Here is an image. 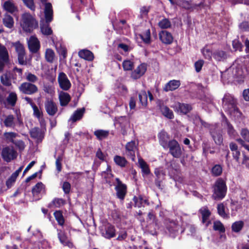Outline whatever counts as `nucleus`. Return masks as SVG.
<instances>
[{
	"label": "nucleus",
	"instance_id": "f257e3e1",
	"mask_svg": "<svg viewBox=\"0 0 249 249\" xmlns=\"http://www.w3.org/2000/svg\"><path fill=\"white\" fill-rule=\"evenodd\" d=\"M212 197L215 200H220L226 196L227 187L225 181L222 178H218L212 186Z\"/></svg>",
	"mask_w": 249,
	"mask_h": 249
},
{
	"label": "nucleus",
	"instance_id": "f03ea898",
	"mask_svg": "<svg viewBox=\"0 0 249 249\" xmlns=\"http://www.w3.org/2000/svg\"><path fill=\"white\" fill-rule=\"evenodd\" d=\"M237 104L236 99L230 94H225L222 99V106L226 112L230 113L238 112L239 109Z\"/></svg>",
	"mask_w": 249,
	"mask_h": 249
},
{
	"label": "nucleus",
	"instance_id": "7ed1b4c3",
	"mask_svg": "<svg viewBox=\"0 0 249 249\" xmlns=\"http://www.w3.org/2000/svg\"><path fill=\"white\" fill-rule=\"evenodd\" d=\"M22 23L21 25L24 31L31 32L38 26V23L33 17L28 13H24L22 15Z\"/></svg>",
	"mask_w": 249,
	"mask_h": 249
},
{
	"label": "nucleus",
	"instance_id": "20e7f679",
	"mask_svg": "<svg viewBox=\"0 0 249 249\" xmlns=\"http://www.w3.org/2000/svg\"><path fill=\"white\" fill-rule=\"evenodd\" d=\"M169 149V153H170L174 158H179L182 154V151L181 147L178 142L173 139L168 142V144L166 149Z\"/></svg>",
	"mask_w": 249,
	"mask_h": 249
},
{
	"label": "nucleus",
	"instance_id": "39448f33",
	"mask_svg": "<svg viewBox=\"0 0 249 249\" xmlns=\"http://www.w3.org/2000/svg\"><path fill=\"white\" fill-rule=\"evenodd\" d=\"M115 180L117 182L115 187L116 197L121 201H123L127 192V185L123 183L119 178H116Z\"/></svg>",
	"mask_w": 249,
	"mask_h": 249
},
{
	"label": "nucleus",
	"instance_id": "423d86ee",
	"mask_svg": "<svg viewBox=\"0 0 249 249\" xmlns=\"http://www.w3.org/2000/svg\"><path fill=\"white\" fill-rule=\"evenodd\" d=\"M18 89L22 93L27 95L34 94L38 90L36 85L28 82L22 83L18 87Z\"/></svg>",
	"mask_w": 249,
	"mask_h": 249
},
{
	"label": "nucleus",
	"instance_id": "0eeeda50",
	"mask_svg": "<svg viewBox=\"0 0 249 249\" xmlns=\"http://www.w3.org/2000/svg\"><path fill=\"white\" fill-rule=\"evenodd\" d=\"M1 157L5 161L9 162L17 158V153L13 147L10 148L9 146H6L2 149Z\"/></svg>",
	"mask_w": 249,
	"mask_h": 249
},
{
	"label": "nucleus",
	"instance_id": "6e6552de",
	"mask_svg": "<svg viewBox=\"0 0 249 249\" xmlns=\"http://www.w3.org/2000/svg\"><path fill=\"white\" fill-rule=\"evenodd\" d=\"M13 46L15 47L16 51L18 53V63L20 65H26V61L24 60L25 51L23 45L19 41H18L13 43Z\"/></svg>",
	"mask_w": 249,
	"mask_h": 249
},
{
	"label": "nucleus",
	"instance_id": "1a4fd4ad",
	"mask_svg": "<svg viewBox=\"0 0 249 249\" xmlns=\"http://www.w3.org/2000/svg\"><path fill=\"white\" fill-rule=\"evenodd\" d=\"M210 134L215 144L220 146L223 144V138L221 131L214 126H211L210 128Z\"/></svg>",
	"mask_w": 249,
	"mask_h": 249
},
{
	"label": "nucleus",
	"instance_id": "9d476101",
	"mask_svg": "<svg viewBox=\"0 0 249 249\" xmlns=\"http://www.w3.org/2000/svg\"><path fill=\"white\" fill-rule=\"evenodd\" d=\"M58 82L59 87L63 90H68L71 87V83L67 75L63 72H60L58 75Z\"/></svg>",
	"mask_w": 249,
	"mask_h": 249
},
{
	"label": "nucleus",
	"instance_id": "9b49d317",
	"mask_svg": "<svg viewBox=\"0 0 249 249\" xmlns=\"http://www.w3.org/2000/svg\"><path fill=\"white\" fill-rule=\"evenodd\" d=\"M44 106L46 111L49 116H54L58 111L57 105L53 100H47Z\"/></svg>",
	"mask_w": 249,
	"mask_h": 249
},
{
	"label": "nucleus",
	"instance_id": "f8f14e48",
	"mask_svg": "<svg viewBox=\"0 0 249 249\" xmlns=\"http://www.w3.org/2000/svg\"><path fill=\"white\" fill-rule=\"evenodd\" d=\"M102 235L107 239H110L116 236V230L114 226L107 223L105 225V229L102 232Z\"/></svg>",
	"mask_w": 249,
	"mask_h": 249
},
{
	"label": "nucleus",
	"instance_id": "ddd939ff",
	"mask_svg": "<svg viewBox=\"0 0 249 249\" xmlns=\"http://www.w3.org/2000/svg\"><path fill=\"white\" fill-rule=\"evenodd\" d=\"M137 148L136 142L134 141L128 142L125 145L126 155L132 161L135 160V149Z\"/></svg>",
	"mask_w": 249,
	"mask_h": 249
},
{
	"label": "nucleus",
	"instance_id": "4468645a",
	"mask_svg": "<svg viewBox=\"0 0 249 249\" xmlns=\"http://www.w3.org/2000/svg\"><path fill=\"white\" fill-rule=\"evenodd\" d=\"M146 70L145 64H141L134 71H132L131 77L134 80L139 79L145 73Z\"/></svg>",
	"mask_w": 249,
	"mask_h": 249
},
{
	"label": "nucleus",
	"instance_id": "2eb2a0df",
	"mask_svg": "<svg viewBox=\"0 0 249 249\" xmlns=\"http://www.w3.org/2000/svg\"><path fill=\"white\" fill-rule=\"evenodd\" d=\"M132 200L134 202L133 206L136 208L144 207L145 205L148 206L150 204L148 199L147 198L144 199L142 195H139L138 196H134Z\"/></svg>",
	"mask_w": 249,
	"mask_h": 249
},
{
	"label": "nucleus",
	"instance_id": "dca6fc26",
	"mask_svg": "<svg viewBox=\"0 0 249 249\" xmlns=\"http://www.w3.org/2000/svg\"><path fill=\"white\" fill-rule=\"evenodd\" d=\"M159 36L160 40L165 44H171L173 41V36L170 32L166 30L160 31L159 34Z\"/></svg>",
	"mask_w": 249,
	"mask_h": 249
},
{
	"label": "nucleus",
	"instance_id": "f3484780",
	"mask_svg": "<svg viewBox=\"0 0 249 249\" xmlns=\"http://www.w3.org/2000/svg\"><path fill=\"white\" fill-rule=\"evenodd\" d=\"M28 48L32 53H36L38 52L40 48V43L36 37L31 36L28 42Z\"/></svg>",
	"mask_w": 249,
	"mask_h": 249
},
{
	"label": "nucleus",
	"instance_id": "a211bd4d",
	"mask_svg": "<svg viewBox=\"0 0 249 249\" xmlns=\"http://www.w3.org/2000/svg\"><path fill=\"white\" fill-rule=\"evenodd\" d=\"M45 18L46 23H49L53 19V9L50 2L46 3L44 9Z\"/></svg>",
	"mask_w": 249,
	"mask_h": 249
},
{
	"label": "nucleus",
	"instance_id": "6ab92c4d",
	"mask_svg": "<svg viewBox=\"0 0 249 249\" xmlns=\"http://www.w3.org/2000/svg\"><path fill=\"white\" fill-rule=\"evenodd\" d=\"M160 144L164 148L166 149L170 139L169 135L164 130H161L158 135Z\"/></svg>",
	"mask_w": 249,
	"mask_h": 249
},
{
	"label": "nucleus",
	"instance_id": "aec40b11",
	"mask_svg": "<svg viewBox=\"0 0 249 249\" xmlns=\"http://www.w3.org/2000/svg\"><path fill=\"white\" fill-rule=\"evenodd\" d=\"M180 85L179 80H172L167 83L163 88V90L167 92L177 89Z\"/></svg>",
	"mask_w": 249,
	"mask_h": 249
},
{
	"label": "nucleus",
	"instance_id": "412c9836",
	"mask_svg": "<svg viewBox=\"0 0 249 249\" xmlns=\"http://www.w3.org/2000/svg\"><path fill=\"white\" fill-rule=\"evenodd\" d=\"M58 98L60 106L62 107L66 106L70 102L71 98L69 93L63 91L59 92Z\"/></svg>",
	"mask_w": 249,
	"mask_h": 249
},
{
	"label": "nucleus",
	"instance_id": "4be33fe9",
	"mask_svg": "<svg viewBox=\"0 0 249 249\" xmlns=\"http://www.w3.org/2000/svg\"><path fill=\"white\" fill-rule=\"evenodd\" d=\"M177 105V111L184 115L189 113L193 109L192 106L191 104L178 102Z\"/></svg>",
	"mask_w": 249,
	"mask_h": 249
},
{
	"label": "nucleus",
	"instance_id": "5701e85b",
	"mask_svg": "<svg viewBox=\"0 0 249 249\" xmlns=\"http://www.w3.org/2000/svg\"><path fill=\"white\" fill-rule=\"evenodd\" d=\"M223 122L227 125V133L231 138L234 139L237 133L234 129L233 125L230 123L228 119L225 116Z\"/></svg>",
	"mask_w": 249,
	"mask_h": 249
},
{
	"label": "nucleus",
	"instance_id": "b1692460",
	"mask_svg": "<svg viewBox=\"0 0 249 249\" xmlns=\"http://www.w3.org/2000/svg\"><path fill=\"white\" fill-rule=\"evenodd\" d=\"M228 57L226 52L221 50H216L213 52V57L217 61H224Z\"/></svg>",
	"mask_w": 249,
	"mask_h": 249
},
{
	"label": "nucleus",
	"instance_id": "393cba45",
	"mask_svg": "<svg viewBox=\"0 0 249 249\" xmlns=\"http://www.w3.org/2000/svg\"><path fill=\"white\" fill-rule=\"evenodd\" d=\"M79 57L89 61L94 59V54L92 52L87 49H83L79 51Z\"/></svg>",
	"mask_w": 249,
	"mask_h": 249
},
{
	"label": "nucleus",
	"instance_id": "a878e982",
	"mask_svg": "<svg viewBox=\"0 0 249 249\" xmlns=\"http://www.w3.org/2000/svg\"><path fill=\"white\" fill-rule=\"evenodd\" d=\"M58 238L60 243L65 246H68L71 247L72 243L70 242L67 236L64 231H59L57 234Z\"/></svg>",
	"mask_w": 249,
	"mask_h": 249
},
{
	"label": "nucleus",
	"instance_id": "bb28decb",
	"mask_svg": "<svg viewBox=\"0 0 249 249\" xmlns=\"http://www.w3.org/2000/svg\"><path fill=\"white\" fill-rule=\"evenodd\" d=\"M160 109L162 114L169 119H172L174 117L173 112L167 106L164 105L160 106Z\"/></svg>",
	"mask_w": 249,
	"mask_h": 249
},
{
	"label": "nucleus",
	"instance_id": "cd10ccee",
	"mask_svg": "<svg viewBox=\"0 0 249 249\" xmlns=\"http://www.w3.org/2000/svg\"><path fill=\"white\" fill-rule=\"evenodd\" d=\"M138 162L142 170V176L149 175L151 172L148 164L142 158L139 159Z\"/></svg>",
	"mask_w": 249,
	"mask_h": 249
},
{
	"label": "nucleus",
	"instance_id": "c85d7f7f",
	"mask_svg": "<svg viewBox=\"0 0 249 249\" xmlns=\"http://www.w3.org/2000/svg\"><path fill=\"white\" fill-rule=\"evenodd\" d=\"M115 163L121 168L125 167L128 163L125 158L119 155H115L113 158Z\"/></svg>",
	"mask_w": 249,
	"mask_h": 249
},
{
	"label": "nucleus",
	"instance_id": "c756f323",
	"mask_svg": "<svg viewBox=\"0 0 249 249\" xmlns=\"http://www.w3.org/2000/svg\"><path fill=\"white\" fill-rule=\"evenodd\" d=\"M0 60L6 63L9 62L8 51L5 46L1 45H0Z\"/></svg>",
	"mask_w": 249,
	"mask_h": 249
},
{
	"label": "nucleus",
	"instance_id": "7c9ffc66",
	"mask_svg": "<svg viewBox=\"0 0 249 249\" xmlns=\"http://www.w3.org/2000/svg\"><path fill=\"white\" fill-rule=\"evenodd\" d=\"M18 100L17 94L15 92H10L6 98V101L9 105L14 107L15 106Z\"/></svg>",
	"mask_w": 249,
	"mask_h": 249
},
{
	"label": "nucleus",
	"instance_id": "2f4dec72",
	"mask_svg": "<svg viewBox=\"0 0 249 249\" xmlns=\"http://www.w3.org/2000/svg\"><path fill=\"white\" fill-rule=\"evenodd\" d=\"M3 8L6 11L12 14L18 11L17 7L13 2L9 0L4 2L3 4Z\"/></svg>",
	"mask_w": 249,
	"mask_h": 249
},
{
	"label": "nucleus",
	"instance_id": "473e14b6",
	"mask_svg": "<svg viewBox=\"0 0 249 249\" xmlns=\"http://www.w3.org/2000/svg\"><path fill=\"white\" fill-rule=\"evenodd\" d=\"M65 204V200L62 198H55L51 203H50L48 207L51 208L53 207L59 208Z\"/></svg>",
	"mask_w": 249,
	"mask_h": 249
},
{
	"label": "nucleus",
	"instance_id": "72a5a7b5",
	"mask_svg": "<svg viewBox=\"0 0 249 249\" xmlns=\"http://www.w3.org/2000/svg\"><path fill=\"white\" fill-rule=\"evenodd\" d=\"M3 23L7 28L11 29L14 26L13 18L10 15H5L3 18Z\"/></svg>",
	"mask_w": 249,
	"mask_h": 249
},
{
	"label": "nucleus",
	"instance_id": "f704fd0d",
	"mask_svg": "<svg viewBox=\"0 0 249 249\" xmlns=\"http://www.w3.org/2000/svg\"><path fill=\"white\" fill-rule=\"evenodd\" d=\"M139 103L142 107H146L147 105V95L145 91H142L139 94Z\"/></svg>",
	"mask_w": 249,
	"mask_h": 249
},
{
	"label": "nucleus",
	"instance_id": "c9c22d12",
	"mask_svg": "<svg viewBox=\"0 0 249 249\" xmlns=\"http://www.w3.org/2000/svg\"><path fill=\"white\" fill-rule=\"evenodd\" d=\"M94 135L99 140L105 139L109 135V131L102 129H98L94 132Z\"/></svg>",
	"mask_w": 249,
	"mask_h": 249
},
{
	"label": "nucleus",
	"instance_id": "e433bc0d",
	"mask_svg": "<svg viewBox=\"0 0 249 249\" xmlns=\"http://www.w3.org/2000/svg\"><path fill=\"white\" fill-rule=\"evenodd\" d=\"M199 211L202 215V221L204 223L209 219L211 213L207 207L201 208Z\"/></svg>",
	"mask_w": 249,
	"mask_h": 249
},
{
	"label": "nucleus",
	"instance_id": "4c0bfd02",
	"mask_svg": "<svg viewBox=\"0 0 249 249\" xmlns=\"http://www.w3.org/2000/svg\"><path fill=\"white\" fill-rule=\"evenodd\" d=\"M244 223L243 221L240 220L235 221L231 225V230L235 232H239L243 229Z\"/></svg>",
	"mask_w": 249,
	"mask_h": 249
},
{
	"label": "nucleus",
	"instance_id": "58836bf2",
	"mask_svg": "<svg viewBox=\"0 0 249 249\" xmlns=\"http://www.w3.org/2000/svg\"><path fill=\"white\" fill-rule=\"evenodd\" d=\"M139 36L145 44H149L151 43V33L149 29L146 30L143 34L139 35Z\"/></svg>",
	"mask_w": 249,
	"mask_h": 249
},
{
	"label": "nucleus",
	"instance_id": "ea45409f",
	"mask_svg": "<svg viewBox=\"0 0 249 249\" xmlns=\"http://www.w3.org/2000/svg\"><path fill=\"white\" fill-rule=\"evenodd\" d=\"M14 120V117L13 115H8L3 121L4 125L7 127H14L15 124Z\"/></svg>",
	"mask_w": 249,
	"mask_h": 249
},
{
	"label": "nucleus",
	"instance_id": "a19ab883",
	"mask_svg": "<svg viewBox=\"0 0 249 249\" xmlns=\"http://www.w3.org/2000/svg\"><path fill=\"white\" fill-rule=\"evenodd\" d=\"M223 168L221 165L215 164L212 168L211 172L213 177L220 176L222 173Z\"/></svg>",
	"mask_w": 249,
	"mask_h": 249
},
{
	"label": "nucleus",
	"instance_id": "79ce46f5",
	"mask_svg": "<svg viewBox=\"0 0 249 249\" xmlns=\"http://www.w3.org/2000/svg\"><path fill=\"white\" fill-rule=\"evenodd\" d=\"M213 229L215 231H218L220 233H224L225 228L221 221L217 220L213 222Z\"/></svg>",
	"mask_w": 249,
	"mask_h": 249
},
{
	"label": "nucleus",
	"instance_id": "37998d69",
	"mask_svg": "<svg viewBox=\"0 0 249 249\" xmlns=\"http://www.w3.org/2000/svg\"><path fill=\"white\" fill-rule=\"evenodd\" d=\"M217 213L222 217L225 218L229 217L225 212V207L223 203L218 204L217 206Z\"/></svg>",
	"mask_w": 249,
	"mask_h": 249
},
{
	"label": "nucleus",
	"instance_id": "c03bdc74",
	"mask_svg": "<svg viewBox=\"0 0 249 249\" xmlns=\"http://www.w3.org/2000/svg\"><path fill=\"white\" fill-rule=\"evenodd\" d=\"M122 66L124 71H132L134 68V62L130 60H125L122 63Z\"/></svg>",
	"mask_w": 249,
	"mask_h": 249
},
{
	"label": "nucleus",
	"instance_id": "a18cd8bd",
	"mask_svg": "<svg viewBox=\"0 0 249 249\" xmlns=\"http://www.w3.org/2000/svg\"><path fill=\"white\" fill-rule=\"evenodd\" d=\"M158 26L162 29H166L171 27V23L168 18H164L159 22Z\"/></svg>",
	"mask_w": 249,
	"mask_h": 249
},
{
	"label": "nucleus",
	"instance_id": "49530a36",
	"mask_svg": "<svg viewBox=\"0 0 249 249\" xmlns=\"http://www.w3.org/2000/svg\"><path fill=\"white\" fill-rule=\"evenodd\" d=\"M55 56L53 51L51 49H47L45 53V58L47 62L53 63Z\"/></svg>",
	"mask_w": 249,
	"mask_h": 249
},
{
	"label": "nucleus",
	"instance_id": "de8ad7c7",
	"mask_svg": "<svg viewBox=\"0 0 249 249\" xmlns=\"http://www.w3.org/2000/svg\"><path fill=\"white\" fill-rule=\"evenodd\" d=\"M54 216L60 225H63L64 223L65 220L61 211H56L53 213Z\"/></svg>",
	"mask_w": 249,
	"mask_h": 249
},
{
	"label": "nucleus",
	"instance_id": "09e8293b",
	"mask_svg": "<svg viewBox=\"0 0 249 249\" xmlns=\"http://www.w3.org/2000/svg\"><path fill=\"white\" fill-rule=\"evenodd\" d=\"M18 134L17 133L13 132H5L4 133V136L6 139V141L14 143L16 141L14 139L18 136Z\"/></svg>",
	"mask_w": 249,
	"mask_h": 249
},
{
	"label": "nucleus",
	"instance_id": "8fccbe9b",
	"mask_svg": "<svg viewBox=\"0 0 249 249\" xmlns=\"http://www.w3.org/2000/svg\"><path fill=\"white\" fill-rule=\"evenodd\" d=\"M31 138L33 139H38L41 136V130L39 127H35L32 128L30 131Z\"/></svg>",
	"mask_w": 249,
	"mask_h": 249
},
{
	"label": "nucleus",
	"instance_id": "3c124183",
	"mask_svg": "<svg viewBox=\"0 0 249 249\" xmlns=\"http://www.w3.org/2000/svg\"><path fill=\"white\" fill-rule=\"evenodd\" d=\"M0 81L2 85L5 86L9 87L11 85L10 78L7 73L1 76Z\"/></svg>",
	"mask_w": 249,
	"mask_h": 249
},
{
	"label": "nucleus",
	"instance_id": "603ef678",
	"mask_svg": "<svg viewBox=\"0 0 249 249\" xmlns=\"http://www.w3.org/2000/svg\"><path fill=\"white\" fill-rule=\"evenodd\" d=\"M44 188V185L41 182H39L33 187L32 192L34 195L38 194L41 193Z\"/></svg>",
	"mask_w": 249,
	"mask_h": 249
},
{
	"label": "nucleus",
	"instance_id": "864d4df0",
	"mask_svg": "<svg viewBox=\"0 0 249 249\" xmlns=\"http://www.w3.org/2000/svg\"><path fill=\"white\" fill-rule=\"evenodd\" d=\"M78 121V109L74 111L73 115L69 119L68 122L70 123V127L72 128L76 125L75 123Z\"/></svg>",
	"mask_w": 249,
	"mask_h": 249
},
{
	"label": "nucleus",
	"instance_id": "5fc2aeb1",
	"mask_svg": "<svg viewBox=\"0 0 249 249\" xmlns=\"http://www.w3.org/2000/svg\"><path fill=\"white\" fill-rule=\"evenodd\" d=\"M201 52L205 59L208 60L212 59V56H213V53L209 49L204 48L201 50Z\"/></svg>",
	"mask_w": 249,
	"mask_h": 249
},
{
	"label": "nucleus",
	"instance_id": "6e6d98bb",
	"mask_svg": "<svg viewBox=\"0 0 249 249\" xmlns=\"http://www.w3.org/2000/svg\"><path fill=\"white\" fill-rule=\"evenodd\" d=\"M232 45L233 48L235 50H238L240 52L243 51V45L238 39H234L232 41Z\"/></svg>",
	"mask_w": 249,
	"mask_h": 249
},
{
	"label": "nucleus",
	"instance_id": "4d7b16f0",
	"mask_svg": "<svg viewBox=\"0 0 249 249\" xmlns=\"http://www.w3.org/2000/svg\"><path fill=\"white\" fill-rule=\"evenodd\" d=\"M32 108L33 109V115L35 117L38 119H40L43 117V112L40 110L36 105L33 106Z\"/></svg>",
	"mask_w": 249,
	"mask_h": 249
},
{
	"label": "nucleus",
	"instance_id": "13d9d810",
	"mask_svg": "<svg viewBox=\"0 0 249 249\" xmlns=\"http://www.w3.org/2000/svg\"><path fill=\"white\" fill-rule=\"evenodd\" d=\"M41 31L43 35L46 36L51 35L53 33V31L49 25H44L41 26Z\"/></svg>",
	"mask_w": 249,
	"mask_h": 249
},
{
	"label": "nucleus",
	"instance_id": "bf43d9fd",
	"mask_svg": "<svg viewBox=\"0 0 249 249\" xmlns=\"http://www.w3.org/2000/svg\"><path fill=\"white\" fill-rule=\"evenodd\" d=\"M240 135L242 138L248 142H249V130L246 128L241 129Z\"/></svg>",
	"mask_w": 249,
	"mask_h": 249
},
{
	"label": "nucleus",
	"instance_id": "052dcab7",
	"mask_svg": "<svg viewBox=\"0 0 249 249\" xmlns=\"http://www.w3.org/2000/svg\"><path fill=\"white\" fill-rule=\"evenodd\" d=\"M24 4L31 11H35L36 6L34 0H22Z\"/></svg>",
	"mask_w": 249,
	"mask_h": 249
},
{
	"label": "nucleus",
	"instance_id": "680f3d73",
	"mask_svg": "<svg viewBox=\"0 0 249 249\" xmlns=\"http://www.w3.org/2000/svg\"><path fill=\"white\" fill-rule=\"evenodd\" d=\"M26 80L29 83H34L38 80V77L31 72H28L26 75Z\"/></svg>",
	"mask_w": 249,
	"mask_h": 249
},
{
	"label": "nucleus",
	"instance_id": "e2e57ef3",
	"mask_svg": "<svg viewBox=\"0 0 249 249\" xmlns=\"http://www.w3.org/2000/svg\"><path fill=\"white\" fill-rule=\"evenodd\" d=\"M206 4H205L204 1H201L198 4H192V8L191 9V11H193L194 10L199 11L201 10L202 8H204Z\"/></svg>",
	"mask_w": 249,
	"mask_h": 249
},
{
	"label": "nucleus",
	"instance_id": "0e129e2a",
	"mask_svg": "<svg viewBox=\"0 0 249 249\" xmlns=\"http://www.w3.org/2000/svg\"><path fill=\"white\" fill-rule=\"evenodd\" d=\"M239 28L242 31H249V21H244L239 25Z\"/></svg>",
	"mask_w": 249,
	"mask_h": 249
},
{
	"label": "nucleus",
	"instance_id": "69168bd1",
	"mask_svg": "<svg viewBox=\"0 0 249 249\" xmlns=\"http://www.w3.org/2000/svg\"><path fill=\"white\" fill-rule=\"evenodd\" d=\"M57 51L59 55L62 56L63 58L67 57V50L65 47L60 45L59 47L57 48Z\"/></svg>",
	"mask_w": 249,
	"mask_h": 249
},
{
	"label": "nucleus",
	"instance_id": "338daca9",
	"mask_svg": "<svg viewBox=\"0 0 249 249\" xmlns=\"http://www.w3.org/2000/svg\"><path fill=\"white\" fill-rule=\"evenodd\" d=\"M13 144L16 145L19 151H23L25 147L24 142L21 140L16 141Z\"/></svg>",
	"mask_w": 249,
	"mask_h": 249
},
{
	"label": "nucleus",
	"instance_id": "774afa93",
	"mask_svg": "<svg viewBox=\"0 0 249 249\" xmlns=\"http://www.w3.org/2000/svg\"><path fill=\"white\" fill-rule=\"evenodd\" d=\"M154 173L156 176V178H163L165 176V172L160 168H156Z\"/></svg>",
	"mask_w": 249,
	"mask_h": 249
}]
</instances>
